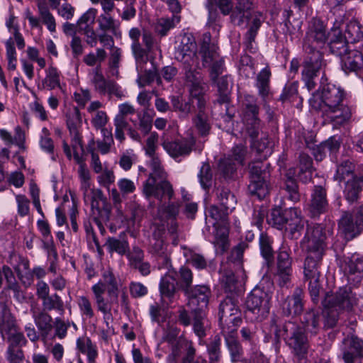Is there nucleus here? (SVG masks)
<instances>
[{
	"label": "nucleus",
	"instance_id": "obj_63",
	"mask_svg": "<svg viewBox=\"0 0 363 363\" xmlns=\"http://www.w3.org/2000/svg\"><path fill=\"white\" fill-rule=\"evenodd\" d=\"M77 304L79 308L80 313L82 316L86 318H92L94 316V311L92 307L91 302L86 296H79L77 300Z\"/></svg>",
	"mask_w": 363,
	"mask_h": 363
},
{
	"label": "nucleus",
	"instance_id": "obj_44",
	"mask_svg": "<svg viewBox=\"0 0 363 363\" xmlns=\"http://www.w3.org/2000/svg\"><path fill=\"white\" fill-rule=\"evenodd\" d=\"M151 252L160 257L163 263L167 265L170 261L167 252V245L162 238H157L154 235L151 242Z\"/></svg>",
	"mask_w": 363,
	"mask_h": 363
},
{
	"label": "nucleus",
	"instance_id": "obj_40",
	"mask_svg": "<svg viewBox=\"0 0 363 363\" xmlns=\"http://www.w3.org/2000/svg\"><path fill=\"white\" fill-rule=\"evenodd\" d=\"M320 316L318 311L313 309L307 311L301 318V323L304 331L311 334H316L319 329Z\"/></svg>",
	"mask_w": 363,
	"mask_h": 363
},
{
	"label": "nucleus",
	"instance_id": "obj_22",
	"mask_svg": "<svg viewBox=\"0 0 363 363\" xmlns=\"http://www.w3.org/2000/svg\"><path fill=\"white\" fill-rule=\"evenodd\" d=\"M197 46L194 39L189 36H184L180 44L176 48L175 59L186 65H198L199 58L196 55Z\"/></svg>",
	"mask_w": 363,
	"mask_h": 363
},
{
	"label": "nucleus",
	"instance_id": "obj_55",
	"mask_svg": "<svg viewBox=\"0 0 363 363\" xmlns=\"http://www.w3.org/2000/svg\"><path fill=\"white\" fill-rule=\"evenodd\" d=\"M220 346L221 339L218 335L208 345L207 352L209 363H217L219 362L221 357Z\"/></svg>",
	"mask_w": 363,
	"mask_h": 363
},
{
	"label": "nucleus",
	"instance_id": "obj_29",
	"mask_svg": "<svg viewBox=\"0 0 363 363\" xmlns=\"http://www.w3.org/2000/svg\"><path fill=\"white\" fill-rule=\"evenodd\" d=\"M222 334L225 337L227 347L230 351L232 362L240 361L242 355V349L236 339L237 330H235V327L223 326Z\"/></svg>",
	"mask_w": 363,
	"mask_h": 363
},
{
	"label": "nucleus",
	"instance_id": "obj_19",
	"mask_svg": "<svg viewBox=\"0 0 363 363\" xmlns=\"http://www.w3.org/2000/svg\"><path fill=\"white\" fill-rule=\"evenodd\" d=\"M303 291L297 287L291 296L285 297L283 290L277 291V298L279 303L282 313L287 315H298L303 310Z\"/></svg>",
	"mask_w": 363,
	"mask_h": 363
},
{
	"label": "nucleus",
	"instance_id": "obj_53",
	"mask_svg": "<svg viewBox=\"0 0 363 363\" xmlns=\"http://www.w3.org/2000/svg\"><path fill=\"white\" fill-rule=\"evenodd\" d=\"M229 211L224 209V208L220 207L219 205H212L207 211L206 216L211 217L213 222L212 225L214 228H218V221H224L229 213Z\"/></svg>",
	"mask_w": 363,
	"mask_h": 363
},
{
	"label": "nucleus",
	"instance_id": "obj_11",
	"mask_svg": "<svg viewBox=\"0 0 363 363\" xmlns=\"http://www.w3.org/2000/svg\"><path fill=\"white\" fill-rule=\"evenodd\" d=\"M249 168L250 174L249 191L259 199H264L269 192L268 164L257 161L250 164Z\"/></svg>",
	"mask_w": 363,
	"mask_h": 363
},
{
	"label": "nucleus",
	"instance_id": "obj_5",
	"mask_svg": "<svg viewBox=\"0 0 363 363\" xmlns=\"http://www.w3.org/2000/svg\"><path fill=\"white\" fill-rule=\"evenodd\" d=\"M345 32L354 48L342 57V67L346 73L354 72L358 75L363 67V27L359 22L351 21L347 23Z\"/></svg>",
	"mask_w": 363,
	"mask_h": 363
},
{
	"label": "nucleus",
	"instance_id": "obj_24",
	"mask_svg": "<svg viewBox=\"0 0 363 363\" xmlns=\"http://www.w3.org/2000/svg\"><path fill=\"white\" fill-rule=\"evenodd\" d=\"M345 363H356L363 357V340L357 337L345 338L342 348Z\"/></svg>",
	"mask_w": 363,
	"mask_h": 363
},
{
	"label": "nucleus",
	"instance_id": "obj_56",
	"mask_svg": "<svg viewBox=\"0 0 363 363\" xmlns=\"http://www.w3.org/2000/svg\"><path fill=\"white\" fill-rule=\"evenodd\" d=\"M190 95L193 100H196V106H198L199 102L202 101L203 102V105H206V100L204 97V93L206 91V86L203 82V80L199 82L194 83L190 85Z\"/></svg>",
	"mask_w": 363,
	"mask_h": 363
},
{
	"label": "nucleus",
	"instance_id": "obj_51",
	"mask_svg": "<svg viewBox=\"0 0 363 363\" xmlns=\"http://www.w3.org/2000/svg\"><path fill=\"white\" fill-rule=\"evenodd\" d=\"M131 48L136 61L137 70L138 72H142L144 68V65L148 60V52L147 48L143 49L140 44H132Z\"/></svg>",
	"mask_w": 363,
	"mask_h": 363
},
{
	"label": "nucleus",
	"instance_id": "obj_28",
	"mask_svg": "<svg viewBox=\"0 0 363 363\" xmlns=\"http://www.w3.org/2000/svg\"><path fill=\"white\" fill-rule=\"evenodd\" d=\"M328 206L325 189L321 186H315L309 206L311 216L313 218L319 216L327 211Z\"/></svg>",
	"mask_w": 363,
	"mask_h": 363
},
{
	"label": "nucleus",
	"instance_id": "obj_45",
	"mask_svg": "<svg viewBox=\"0 0 363 363\" xmlns=\"http://www.w3.org/2000/svg\"><path fill=\"white\" fill-rule=\"evenodd\" d=\"M179 21L180 18L176 15H172V17L158 18L155 26V31L161 36H164Z\"/></svg>",
	"mask_w": 363,
	"mask_h": 363
},
{
	"label": "nucleus",
	"instance_id": "obj_64",
	"mask_svg": "<svg viewBox=\"0 0 363 363\" xmlns=\"http://www.w3.org/2000/svg\"><path fill=\"white\" fill-rule=\"evenodd\" d=\"M94 85L95 89L101 94H105L107 91L108 82H106L99 71V68L96 67L94 72V76L91 79Z\"/></svg>",
	"mask_w": 363,
	"mask_h": 363
},
{
	"label": "nucleus",
	"instance_id": "obj_26",
	"mask_svg": "<svg viewBox=\"0 0 363 363\" xmlns=\"http://www.w3.org/2000/svg\"><path fill=\"white\" fill-rule=\"evenodd\" d=\"M185 294L189 298V305L192 307L197 306L194 310L203 311L208 306L211 289L206 285H196L189 289Z\"/></svg>",
	"mask_w": 363,
	"mask_h": 363
},
{
	"label": "nucleus",
	"instance_id": "obj_9",
	"mask_svg": "<svg viewBox=\"0 0 363 363\" xmlns=\"http://www.w3.org/2000/svg\"><path fill=\"white\" fill-rule=\"evenodd\" d=\"M86 203H90L93 219L98 226L100 232H105L104 224L110 220L111 207L108 203L102 191L99 189H93L89 191V196L84 198Z\"/></svg>",
	"mask_w": 363,
	"mask_h": 363
},
{
	"label": "nucleus",
	"instance_id": "obj_62",
	"mask_svg": "<svg viewBox=\"0 0 363 363\" xmlns=\"http://www.w3.org/2000/svg\"><path fill=\"white\" fill-rule=\"evenodd\" d=\"M67 125L69 130L79 129L82 125V116L79 110L74 108L67 114Z\"/></svg>",
	"mask_w": 363,
	"mask_h": 363
},
{
	"label": "nucleus",
	"instance_id": "obj_54",
	"mask_svg": "<svg viewBox=\"0 0 363 363\" xmlns=\"http://www.w3.org/2000/svg\"><path fill=\"white\" fill-rule=\"evenodd\" d=\"M160 290L162 296L172 298L175 293V279L170 274H165L161 279Z\"/></svg>",
	"mask_w": 363,
	"mask_h": 363
},
{
	"label": "nucleus",
	"instance_id": "obj_10",
	"mask_svg": "<svg viewBox=\"0 0 363 363\" xmlns=\"http://www.w3.org/2000/svg\"><path fill=\"white\" fill-rule=\"evenodd\" d=\"M323 254L306 252L303 263L304 278L308 281V289L313 302L318 300L320 290V268Z\"/></svg>",
	"mask_w": 363,
	"mask_h": 363
},
{
	"label": "nucleus",
	"instance_id": "obj_39",
	"mask_svg": "<svg viewBox=\"0 0 363 363\" xmlns=\"http://www.w3.org/2000/svg\"><path fill=\"white\" fill-rule=\"evenodd\" d=\"M99 29L102 32H108L114 35L119 33L120 23L111 13H101L97 19Z\"/></svg>",
	"mask_w": 363,
	"mask_h": 363
},
{
	"label": "nucleus",
	"instance_id": "obj_27",
	"mask_svg": "<svg viewBox=\"0 0 363 363\" xmlns=\"http://www.w3.org/2000/svg\"><path fill=\"white\" fill-rule=\"evenodd\" d=\"M325 123H333L335 125H340L347 121L351 117V111L347 106L340 104L334 108H326L321 111Z\"/></svg>",
	"mask_w": 363,
	"mask_h": 363
},
{
	"label": "nucleus",
	"instance_id": "obj_12",
	"mask_svg": "<svg viewBox=\"0 0 363 363\" xmlns=\"http://www.w3.org/2000/svg\"><path fill=\"white\" fill-rule=\"evenodd\" d=\"M218 47L211 43L210 35L205 34L200 49L202 57L203 65L209 67L210 78L211 81L216 82L218 77L224 71L223 58L217 52Z\"/></svg>",
	"mask_w": 363,
	"mask_h": 363
},
{
	"label": "nucleus",
	"instance_id": "obj_18",
	"mask_svg": "<svg viewBox=\"0 0 363 363\" xmlns=\"http://www.w3.org/2000/svg\"><path fill=\"white\" fill-rule=\"evenodd\" d=\"M292 277V259L289 252L281 249L277 257V269L274 274L276 283L281 288H289L291 285Z\"/></svg>",
	"mask_w": 363,
	"mask_h": 363
},
{
	"label": "nucleus",
	"instance_id": "obj_32",
	"mask_svg": "<svg viewBox=\"0 0 363 363\" xmlns=\"http://www.w3.org/2000/svg\"><path fill=\"white\" fill-rule=\"evenodd\" d=\"M270 77L271 72L268 67L262 69L257 76L255 86L258 89L259 96L264 103L271 94L269 86Z\"/></svg>",
	"mask_w": 363,
	"mask_h": 363
},
{
	"label": "nucleus",
	"instance_id": "obj_33",
	"mask_svg": "<svg viewBox=\"0 0 363 363\" xmlns=\"http://www.w3.org/2000/svg\"><path fill=\"white\" fill-rule=\"evenodd\" d=\"M345 37L342 35L341 32H338L336 35H331L330 43H329V48L330 52L340 57H343L346 55L350 48H348L347 43L346 42V39L347 40H350L348 35L345 33Z\"/></svg>",
	"mask_w": 363,
	"mask_h": 363
},
{
	"label": "nucleus",
	"instance_id": "obj_50",
	"mask_svg": "<svg viewBox=\"0 0 363 363\" xmlns=\"http://www.w3.org/2000/svg\"><path fill=\"white\" fill-rule=\"evenodd\" d=\"M325 309L323 311L324 317V327L326 328H332L335 327L341 314V311L335 307L326 306L323 302Z\"/></svg>",
	"mask_w": 363,
	"mask_h": 363
},
{
	"label": "nucleus",
	"instance_id": "obj_23",
	"mask_svg": "<svg viewBox=\"0 0 363 363\" xmlns=\"http://www.w3.org/2000/svg\"><path fill=\"white\" fill-rule=\"evenodd\" d=\"M344 271L350 284L360 285L363 282V257L354 254L345 259Z\"/></svg>",
	"mask_w": 363,
	"mask_h": 363
},
{
	"label": "nucleus",
	"instance_id": "obj_15",
	"mask_svg": "<svg viewBox=\"0 0 363 363\" xmlns=\"http://www.w3.org/2000/svg\"><path fill=\"white\" fill-rule=\"evenodd\" d=\"M271 296L260 288H255L248 296L247 310L255 314L258 321L263 320L269 313Z\"/></svg>",
	"mask_w": 363,
	"mask_h": 363
},
{
	"label": "nucleus",
	"instance_id": "obj_59",
	"mask_svg": "<svg viewBox=\"0 0 363 363\" xmlns=\"http://www.w3.org/2000/svg\"><path fill=\"white\" fill-rule=\"evenodd\" d=\"M201 186L204 189H208L212 185V172L208 164L203 163L198 175Z\"/></svg>",
	"mask_w": 363,
	"mask_h": 363
},
{
	"label": "nucleus",
	"instance_id": "obj_21",
	"mask_svg": "<svg viewBox=\"0 0 363 363\" xmlns=\"http://www.w3.org/2000/svg\"><path fill=\"white\" fill-rule=\"evenodd\" d=\"M196 145V138L192 135L180 140L164 139L162 146L167 154L174 159L190 155Z\"/></svg>",
	"mask_w": 363,
	"mask_h": 363
},
{
	"label": "nucleus",
	"instance_id": "obj_8",
	"mask_svg": "<svg viewBox=\"0 0 363 363\" xmlns=\"http://www.w3.org/2000/svg\"><path fill=\"white\" fill-rule=\"evenodd\" d=\"M91 290L94 294L95 303L118 302L119 284L117 278L112 271L105 270L98 283L93 285Z\"/></svg>",
	"mask_w": 363,
	"mask_h": 363
},
{
	"label": "nucleus",
	"instance_id": "obj_1",
	"mask_svg": "<svg viewBox=\"0 0 363 363\" xmlns=\"http://www.w3.org/2000/svg\"><path fill=\"white\" fill-rule=\"evenodd\" d=\"M328 36L322 21L313 18L309 23L303 41V50L306 54L303 63L302 80L307 89H315L318 82L320 87L315 91L309 99L311 107L321 111L326 108H334L342 104L344 91L335 84H324V67L325 62L323 54L318 50L326 42Z\"/></svg>",
	"mask_w": 363,
	"mask_h": 363
},
{
	"label": "nucleus",
	"instance_id": "obj_3",
	"mask_svg": "<svg viewBox=\"0 0 363 363\" xmlns=\"http://www.w3.org/2000/svg\"><path fill=\"white\" fill-rule=\"evenodd\" d=\"M259 108L257 99L252 95L245 96L242 109V121L247 134L252 140V146L258 153H262L266 158L271 154V143L267 137L263 136L261 140H256L262 130L261 121L258 117Z\"/></svg>",
	"mask_w": 363,
	"mask_h": 363
},
{
	"label": "nucleus",
	"instance_id": "obj_6",
	"mask_svg": "<svg viewBox=\"0 0 363 363\" xmlns=\"http://www.w3.org/2000/svg\"><path fill=\"white\" fill-rule=\"evenodd\" d=\"M298 159L297 167L289 169L286 174V191L288 193V198L293 202H296L300 199L298 185L294 177L297 175L301 182L307 183L311 181L312 176V159L305 153H301Z\"/></svg>",
	"mask_w": 363,
	"mask_h": 363
},
{
	"label": "nucleus",
	"instance_id": "obj_35",
	"mask_svg": "<svg viewBox=\"0 0 363 363\" xmlns=\"http://www.w3.org/2000/svg\"><path fill=\"white\" fill-rule=\"evenodd\" d=\"M216 201L220 207L231 212L237 203L235 195L227 188L218 187L216 191Z\"/></svg>",
	"mask_w": 363,
	"mask_h": 363
},
{
	"label": "nucleus",
	"instance_id": "obj_30",
	"mask_svg": "<svg viewBox=\"0 0 363 363\" xmlns=\"http://www.w3.org/2000/svg\"><path fill=\"white\" fill-rule=\"evenodd\" d=\"M343 196L350 203L357 202L363 190V175L344 182Z\"/></svg>",
	"mask_w": 363,
	"mask_h": 363
},
{
	"label": "nucleus",
	"instance_id": "obj_2",
	"mask_svg": "<svg viewBox=\"0 0 363 363\" xmlns=\"http://www.w3.org/2000/svg\"><path fill=\"white\" fill-rule=\"evenodd\" d=\"M218 6L224 15H228L232 11L230 18L235 25L239 26L249 25V30L245 38L247 47L251 46L252 43L255 41L258 30L264 21L262 13L255 11L254 5L250 0H237L236 6L233 10L230 0H219Z\"/></svg>",
	"mask_w": 363,
	"mask_h": 363
},
{
	"label": "nucleus",
	"instance_id": "obj_58",
	"mask_svg": "<svg viewBox=\"0 0 363 363\" xmlns=\"http://www.w3.org/2000/svg\"><path fill=\"white\" fill-rule=\"evenodd\" d=\"M43 135L40 140V148L51 155V159L53 161L56 160L55 155L54 154V143L52 138L50 137V132L46 128H43L42 130Z\"/></svg>",
	"mask_w": 363,
	"mask_h": 363
},
{
	"label": "nucleus",
	"instance_id": "obj_7",
	"mask_svg": "<svg viewBox=\"0 0 363 363\" xmlns=\"http://www.w3.org/2000/svg\"><path fill=\"white\" fill-rule=\"evenodd\" d=\"M333 234L330 226L311 223L307 225L306 234L301 241L302 247L306 252L323 254L326 248L325 240Z\"/></svg>",
	"mask_w": 363,
	"mask_h": 363
},
{
	"label": "nucleus",
	"instance_id": "obj_38",
	"mask_svg": "<svg viewBox=\"0 0 363 363\" xmlns=\"http://www.w3.org/2000/svg\"><path fill=\"white\" fill-rule=\"evenodd\" d=\"M77 347L83 354L87 356L88 363H94L98 356V352L96 345H94L89 337H82L77 340Z\"/></svg>",
	"mask_w": 363,
	"mask_h": 363
},
{
	"label": "nucleus",
	"instance_id": "obj_48",
	"mask_svg": "<svg viewBox=\"0 0 363 363\" xmlns=\"http://www.w3.org/2000/svg\"><path fill=\"white\" fill-rule=\"evenodd\" d=\"M43 311L55 310L62 313L64 312V303L59 295L54 294L49 295L42 300Z\"/></svg>",
	"mask_w": 363,
	"mask_h": 363
},
{
	"label": "nucleus",
	"instance_id": "obj_43",
	"mask_svg": "<svg viewBox=\"0 0 363 363\" xmlns=\"http://www.w3.org/2000/svg\"><path fill=\"white\" fill-rule=\"evenodd\" d=\"M45 73V77L42 81L41 89L52 90L60 87V73L57 68L50 66L46 69Z\"/></svg>",
	"mask_w": 363,
	"mask_h": 363
},
{
	"label": "nucleus",
	"instance_id": "obj_13",
	"mask_svg": "<svg viewBox=\"0 0 363 363\" xmlns=\"http://www.w3.org/2000/svg\"><path fill=\"white\" fill-rule=\"evenodd\" d=\"M338 228L347 240L358 236L363 230V204L352 213L344 212L339 220Z\"/></svg>",
	"mask_w": 363,
	"mask_h": 363
},
{
	"label": "nucleus",
	"instance_id": "obj_36",
	"mask_svg": "<svg viewBox=\"0 0 363 363\" xmlns=\"http://www.w3.org/2000/svg\"><path fill=\"white\" fill-rule=\"evenodd\" d=\"M37 6L42 23L46 26L51 33L56 31V21L54 16L50 13L46 0H38Z\"/></svg>",
	"mask_w": 363,
	"mask_h": 363
},
{
	"label": "nucleus",
	"instance_id": "obj_20",
	"mask_svg": "<svg viewBox=\"0 0 363 363\" xmlns=\"http://www.w3.org/2000/svg\"><path fill=\"white\" fill-rule=\"evenodd\" d=\"M304 219L301 211L297 208H289L284 211L274 208L272 211L267 221L278 229H286L287 226Z\"/></svg>",
	"mask_w": 363,
	"mask_h": 363
},
{
	"label": "nucleus",
	"instance_id": "obj_16",
	"mask_svg": "<svg viewBox=\"0 0 363 363\" xmlns=\"http://www.w3.org/2000/svg\"><path fill=\"white\" fill-rule=\"evenodd\" d=\"M284 339L287 345L294 350L296 355L302 357L308 350V342L302 328L293 323L284 326Z\"/></svg>",
	"mask_w": 363,
	"mask_h": 363
},
{
	"label": "nucleus",
	"instance_id": "obj_60",
	"mask_svg": "<svg viewBox=\"0 0 363 363\" xmlns=\"http://www.w3.org/2000/svg\"><path fill=\"white\" fill-rule=\"evenodd\" d=\"M193 281V274L191 269L186 267H181L179 270V286L184 291L191 289V285Z\"/></svg>",
	"mask_w": 363,
	"mask_h": 363
},
{
	"label": "nucleus",
	"instance_id": "obj_34",
	"mask_svg": "<svg viewBox=\"0 0 363 363\" xmlns=\"http://www.w3.org/2000/svg\"><path fill=\"white\" fill-rule=\"evenodd\" d=\"M33 318L43 338H46L52 329V317L45 311H33Z\"/></svg>",
	"mask_w": 363,
	"mask_h": 363
},
{
	"label": "nucleus",
	"instance_id": "obj_41",
	"mask_svg": "<svg viewBox=\"0 0 363 363\" xmlns=\"http://www.w3.org/2000/svg\"><path fill=\"white\" fill-rule=\"evenodd\" d=\"M0 331L4 339L18 331L14 318L6 309L2 311L0 317Z\"/></svg>",
	"mask_w": 363,
	"mask_h": 363
},
{
	"label": "nucleus",
	"instance_id": "obj_37",
	"mask_svg": "<svg viewBox=\"0 0 363 363\" xmlns=\"http://www.w3.org/2000/svg\"><path fill=\"white\" fill-rule=\"evenodd\" d=\"M169 99L173 110L179 112L182 116L186 118L192 112L194 101L191 97L185 101L179 96H171Z\"/></svg>",
	"mask_w": 363,
	"mask_h": 363
},
{
	"label": "nucleus",
	"instance_id": "obj_14",
	"mask_svg": "<svg viewBox=\"0 0 363 363\" xmlns=\"http://www.w3.org/2000/svg\"><path fill=\"white\" fill-rule=\"evenodd\" d=\"M324 301L326 306L335 307L341 312H350L357 305L359 298L350 286H346L334 294H328Z\"/></svg>",
	"mask_w": 363,
	"mask_h": 363
},
{
	"label": "nucleus",
	"instance_id": "obj_4",
	"mask_svg": "<svg viewBox=\"0 0 363 363\" xmlns=\"http://www.w3.org/2000/svg\"><path fill=\"white\" fill-rule=\"evenodd\" d=\"M149 157L152 172L143 184L144 195L147 199L155 198L160 201L171 199L174 196V190L171 184L166 180V174L160 159L156 155Z\"/></svg>",
	"mask_w": 363,
	"mask_h": 363
},
{
	"label": "nucleus",
	"instance_id": "obj_61",
	"mask_svg": "<svg viewBox=\"0 0 363 363\" xmlns=\"http://www.w3.org/2000/svg\"><path fill=\"white\" fill-rule=\"evenodd\" d=\"M259 247L262 257L270 262L273 259V250L271 246L269 238L262 233L259 237Z\"/></svg>",
	"mask_w": 363,
	"mask_h": 363
},
{
	"label": "nucleus",
	"instance_id": "obj_57",
	"mask_svg": "<svg viewBox=\"0 0 363 363\" xmlns=\"http://www.w3.org/2000/svg\"><path fill=\"white\" fill-rule=\"evenodd\" d=\"M113 304V303L108 302L101 304V303H96L97 309L104 314V321L106 326V333L111 334L114 333V329L111 325L113 320V317L111 313V306Z\"/></svg>",
	"mask_w": 363,
	"mask_h": 363
},
{
	"label": "nucleus",
	"instance_id": "obj_49",
	"mask_svg": "<svg viewBox=\"0 0 363 363\" xmlns=\"http://www.w3.org/2000/svg\"><path fill=\"white\" fill-rule=\"evenodd\" d=\"M104 246L106 247L109 253L116 252L121 255H125L129 248L127 241L121 240L113 237H108Z\"/></svg>",
	"mask_w": 363,
	"mask_h": 363
},
{
	"label": "nucleus",
	"instance_id": "obj_31",
	"mask_svg": "<svg viewBox=\"0 0 363 363\" xmlns=\"http://www.w3.org/2000/svg\"><path fill=\"white\" fill-rule=\"evenodd\" d=\"M355 164L352 159H345L337 166L334 179L338 182H344L354 179L359 175L354 174Z\"/></svg>",
	"mask_w": 363,
	"mask_h": 363
},
{
	"label": "nucleus",
	"instance_id": "obj_17",
	"mask_svg": "<svg viewBox=\"0 0 363 363\" xmlns=\"http://www.w3.org/2000/svg\"><path fill=\"white\" fill-rule=\"evenodd\" d=\"M219 322L223 330V326L230 328L238 327L242 323L241 311L238 302L232 297H226L219 306Z\"/></svg>",
	"mask_w": 363,
	"mask_h": 363
},
{
	"label": "nucleus",
	"instance_id": "obj_46",
	"mask_svg": "<svg viewBox=\"0 0 363 363\" xmlns=\"http://www.w3.org/2000/svg\"><path fill=\"white\" fill-rule=\"evenodd\" d=\"M213 84H216L218 88L219 98L218 102L220 104H226L229 101L230 93V79L226 76H223L220 78L217 77L216 82L212 81Z\"/></svg>",
	"mask_w": 363,
	"mask_h": 363
},
{
	"label": "nucleus",
	"instance_id": "obj_25",
	"mask_svg": "<svg viewBox=\"0 0 363 363\" xmlns=\"http://www.w3.org/2000/svg\"><path fill=\"white\" fill-rule=\"evenodd\" d=\"M193 127L201 137L207 136L211 129V118L206 111V105L200 101L196 106V111L191 119Z\"/></svg>",
	"mask_w": 363,
	"mask_h": 363
},
{
	"label": "nucleus",
	"instance_id": "obj_42",
	"mask_svg": "<svg viewBox=\"0 0 363 363\" xmlns=\"http://www.w3.org/2000/svg\"><path fill=\"white\" fill-rule=\"evenodd\" d=\"M193 330L200 339L204 337L207 328V320L203 311L193 310Z\"/></svg>",
	"mask_w": 363,
	"mask_h": 363
},
{
	"label": "nucleus",
	"instance_id": "obj_52",
	"mask_svg": "<svg viewBox=\"0 0 363 363\" xmlns=\"http://www.w3.org/2000/svg\"><path fill=\"white\" fill-rule=\"evenodd\" d=\"M173 197L171 199H166L162 201L158 200L161 203L158 210L160 213H164L167 218L175 220L179 212L180 203L179 202H169L168 205L165 204L167 201H171Z\"/></svg>",
	"mask_w": 363,
	"mask_h": 363
},
{
	"label": "nucleus",
	"instance_id": "obj_47",
	"mask_svg": "<svg viewBox=\"0 0 363 363\" xmlns=\"http://www.w3.org/2000/svg\"><path fill=\"white\" fill-rule=\"evenodd\" d=\"M236 163L231 157L222 158L218 165V172L223 178L232 179L236 172Z\"/></svg>",
	"mask_w": 363,
	"mask_h": 363
}]
</instances>
